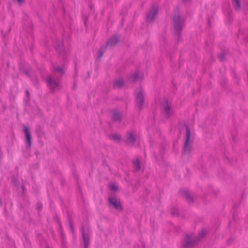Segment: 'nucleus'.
<instances>
[{
    "instance_id": "393cba45",
    "label": "nucleus",
    "mask_w": 248,
    "mask_h": 248,
    "mask_svg": "<svg viewBox=\"0 0 248 248\" xmlns=\"http://www.w3.org/2000/svg\"><path fill=\"white\" fill-rule=\"evenodd\" d=\"M171 213L173 215L176 216L179 214V210L177 208H174L172 209Z\"/></svg>"
},
{
    "instance_id": "c85d7f7f",
    "label": "nucleus",
    "mask_w": 248,
    "mask_h": 248,
    "mask_svg": "<svg viewBox=\"0 0 248 248\" xmlns=\"http://www.w3.org/2000/svg\"><path fill=\"white\" fill-rule=\"evenodd\" d=\"M21 188H22V190L23 193L25 194L26 189H25V187L24 185H22Z\"/></svg>"
},
{
    "instance_id": "7c9ffc66",
    "label": "nucleus",
    "mask_w": 248,
    "mask_h": 248,
    "mask_svg": "<svg viewBox=\"0 0 248 248\" xmlns=\"http://www.w3.org/2000/svg\"><path fill=\"white\" fill-rule=\"evenodd\" d=\"M17 1H18V2L20 4L25 2V0H17Z\"/></svg>"
},
{
    "instance_id": "72a5a7b5",
    "label": "nucleus",
    "mask_w": 248,
    "mask_h": 248,
    "mask_svg": "<svg viewBox=\"0 0 248 248\" xmlns=\"http://www.w3.org/2000/svg\"><path fill=\"white\" fill-rule=\"evenodd\" d=\"M60 228L62 229V225L59 223Z\"/></svg>"
},
{
    "instance_id": "9d476101",
    "label": "nucleus",
    "mask_w": 248,
    "mask_h": 248,
    "mask_svg": "<svg viewBox=\"0 0 248 248\" xmlns=\"http://www.w3.org/2000/svg\"><path fill=\"white\" fill-rule=\"evenodd\" d=\"M24 132L26 137V143L27 147L30 148L32 144V138L28 127H24Z\"/></svg>"
},
{
    "instance_id": "ddd939ff",
    "label": "nucleus",
    "mask_w": 248,
    "mask_h": 248,
    "mask_svg": "<svg viewBox=\"0 0 248 248\" xmlns=\"http://www.w3.org/2000/svg\"><path fill=\"white\" fill-rule=\"evenodd\" d=\"M181 195L186 198V200L189 201H193L192 197L190 194L189 191L186 189H182L180 190Z\"/></svg>"
},
{
    "instance_id": "1a4fd4ad",
    "label": "nucleus",
    "mask_w": 248,
    "mask_h": 248,
    "mask_svg": "<svg viewBox=\"0 0 248 248\" xmlns=\"http://www.w3.org/2000/svg\"><path fill=\"white\" fill-rule=\"evenodd\" d=\"M137 136L134 131H129L127 132V140L126 142L127 144H130L134 145L136 140Z\"/></svg>"
},
{
    "instance_id": "423d86ee",
    "label": "nucleus",
    "mask_w": 248,
    "mask_h": 248,
    "mask_svg": "<svg viewBox=\"0 0 248 248\" xmlns=\"http://www.w3.org/2000/svg\"><path fill=\"white\" fill-rule=\"evenodd\" d=\"M163 110L165 116L169 118L172 115L173 109L171 103L168 100H165L162 103Z\"/></svg>"
},
{
    "instance_id": "6e6552de",
    "label": "nucleus",
    "mask_w": 248,
    "mask_h": 248,
    "mask_svg": "<svg viewBox=\"0 0 248 248\" xmlns=\"http://www.w3.org/2000/svg\"><path fill=\"white\" fill-rule=\"evenodd\" d=\"M158 14V8L154 7L147 15L146 21L148 23L153 22Z\"/></svg>"
},
{
    "instance_id": "b1692460",
    "label": "nucleus",
    "mask_w": 248,
    "mask_h": 248,
    "mask_svg": "<svg viewBox=\"0 0 248 248\" xmlns=\"http://www.w3.org/2000/svg\"><path fill=\"white\" fill-rule=\"evenodd\" d=\"M12 181H13V184L15 185V186H18L17 177H16V176L13 177Z\"/></svg>"
},
{
    "instance_id": "9b49d317",
    "label": "nucleus",
    "mask_w": 248,
    "mask_h": 248,
    "mask_svg": "<svg viewBox=\"0 0 248 248\" xmlns=\"http://www.w3.org/2000/svg\"><path fill=\"white\" fill-rule=\"evenodd\" d=\"M119 42V37L117 35H114L110 38L105 46V47H111L116 45Z\"/></svg>"
},
{
    "instance_id": "dca6fc26",
    "label": "nucleus",
    "mask_w": 248,
    "mask_h": 248,
    "mask_svg": "<svg viewBox=\"0 0 248 248\" xmlns=\"http://www.w3.org/2000/svg\"><path fill=\"white\" fill-rule=\"evenodd\" d=\"M124 82L123 79H118L115 80L113 86L114 87L121 88L124 86Z\"/></svg>"
},
{
    "instance_id": "2eb2a0df",
    "label": "nucleus",
    "mask_w": 248,
    "mask_h": 248,
    "mask_svg": "<svg viewBox=\"0 0 248 248\" xmlns=\"http://www.w3.org/2000/svg\"><path fill=\"white\" fill-rule=\"evenodd\" d=\"M122 114L120 112L117 111H114L112 114V119L114 121L120 122L122 120Z\"/></svg>"
},
{
    "instance_id": "f8f14e48",
    "label": "nucleus",
    "mask_w": 248,
    "mask_h": 248,
    "mask_svg": "<svg viewBox=\"0 0 248 248\" xmlns=\"http://www.w3.org/2000/svg\"><path fill=\"white\" fill-rule=\"evenodd\" d=\"M143 78V75L142 73H139L138 72L135 73L131 75L129 78V80L132 81V82H136L139 80H141Z\"/></svg>"
},
{
    "instance_id": "f03ea898",
    "label": "nucleus",
    "mask_w": 248,
    "mask_h": 248,
    "mask_svg": "<svg viewBox=\"0 0 248 248\" xmlns=\"http://www.w3.org/2000/svg\"><path fill=\"white\" fill-rule=\"evenodd\" d=\"M46 81L47 86L52 92L59 90L62 87L60 79L53 75L47 76L46 78Z\"/></svg>"
},
{
    "instance_id": "412c9836",
    "label": "nucleus",
    "mask_w": 248,
    "mask_h": 248,
    "mask_svg": "<svg viewBox=\"0 0 248 248\" xmlns=\"http://www.w3.org/2000/svg\"><path fill=\"white\" fill-rule=\"evenodd\" d=\"M232 3L236 10H239L241 8V3L240 0H232Z\"/></svg>"
},
{
    "instance_id": "6ab92c4d",
    "label": "nucleus",
    "mask_w": 248,
    "mask_h": 248,
    "mask_svg": "<svg viewBox=\"0 0 248 248\" xmlns=\"http://www.w3.org/2000/svg\"><path fill=\"white\" fill-rule=\"evenodd\" d=\"M133 165L134 168L135 170H140L141 168V165H140V160L137 158L134 161H133Z\"/></svg>"
},
{
    "instance_id": "39448f33",
    "label": "nucleus",
    "mask_w": 248,
    "mask_h": 248,
    "mask_svg": "<svg viewBox=\"0 0 248 248\" xmlns=\"http://www.w3.org/2000/svg\"><path fill=\"white\" fill-rule=\"evenodd\" d=\"M198 243L196 236L191 235H186L182 242V246L184 248H191Z\"/></svg>"
},
{
    "instance_id": "c756f323",
    "label": "nucleus",
    "mask_w": 248,
    "mask_h": 248,
    "mask_svg": "<svg viewBox=\"0 0 248 248\" xmlns=\"http://www.w3.org/2000/svg\"><path fill=\"white\" fill-rule=\"evenodd\" d=\"M108 202H117L116 200H114L113 198H110L108 199Z\"/></svg>"
},
{
    "instance_id": "bb28decb",
    "label": "nucleus",
    "mask_w": 248,
    "mask_h": 248,
    "mask_svg": "<svg viewBox=\"0 0 248 248\" xmlns=\"http://www.w3.org/2000/svg\"><path fill=\"white\" fill-rule=\"evenodd\" d=\"M69 227L70 228L71 232H74V226H73V223L71 220H69Z\"/></svg>"
},
{
    "instance_id": "2f4dec72",
    "label": "nucleus",
    "mask_w": 248,
    "mask_h": 248,
    "mask_svg": "<svg viewBox=\"0 0 248 248\" xmlns=\"http://www.w3.org/2000/svg\"><path fill=\"white\" fill-rule=\"evenodd\" d=\"M26 95H27V96H28L29 95V92L28 91V90H27L26 91Z\"/></svg>"
},
{
    "instance_id": "5701e85b",
    "label": "nucleus",
    "mask_w": 248,
    "mask_h": 248,
    "mask_svg": "<svg viewBox=\"0 0 248 248\" xmlns=\"http://www.w3.org/2000/svg\"><path fill=\"white\" fill-rule=\"evenodd\" d=\"M106 47H105V46H103V47H101V48H100V50L99 51V56H98V57L99 58H100L102 57L103 55V53L104 52L106 51Z\"/></svg>"
},
{
    "instance_id": "473e14b6",
    "label": "nucleus",
    "mask_w": 248,
    "mask_h": 248,
    "mask_svg": "<svg viewBox=\"0 0 248 248\" xmlns=\"http://www.w3.org/2000/svg\"><path fill=\"white\" fill-rule=\"evenodd\" d=\"M191 0H182L183 2L184 3L187 2L188 1H190Z\"/></svg>"
},
{
    "instance_id": "a878e982",
    "label": "nucleus",
    "mask_w": 248,
    "mask_h": 248,
    "mask_svg": "<svg viewBox=\"0 0 248 248\" xmlns=\"http://www.w3.org/2000/svg\"><path fill=\"white\" fill-rule=\"evenodd\" d=\"M110 189L113 191H115L117 189V187L115 184H113L110 186Z\"/></svg>"
},
{
    "instance_id": "f257e3e1",
    "label": "nucleus",
    "mask_w": 248,
    "mask_h": 248,
    "mask_svg": "<svg viewBox=\"0 0 248 248\" xmlns=\"http://www.w3.org/2000/svg\"><path fill=\"white\" fill-rule=\"evenodd\" d=\"M174 33L178 41L182 38V30L184 26V20L181 19L180 14L178 12L173 17Z\"/></svg>"
},
{
    "instance_id": "20e7f679",
    "label": "nucleus",
    "mask_w": 248,
    "mask_h": 248,
    "mask_svg": "<svg viewBox=\"0 0 248 248\" xmlns=\"http://www.w3.org/2000/svg\"><path fill=\"white\" fill-rule=\"evenodd\" d=\"M135 103L139 110L141 111L145 104V94L142 89L136 94Z\"/></svg>"
},
{
    "instance_id": "0eeeda50",
    "label": "nucleus",
    "mask_w": 248,
    "mask_h": 248,
    "mask_svg": "<svg viewBox=\"0 0 248 248\" xmlns=\"http://www.w3.org/2000/svg\"><path fill=\"white\" fill-rule=\"evenodd\" d=\"M90 230L88 227H82V236L84 241V248H88L90 243Z\"/></svg>"
},
{
    "instance_id": "4be33fe9",
    "label": "nucleus",
    "mask_w": 248,
    "mask_h": 248,
    "mask_svg": "<svg viewBox=\"0 0 248 248\" xmlns=\"http://www.w3.org/2000/svg\"><path fill=\"white\" fill-rule=\"evenodd\" d=\"M111 137L114 141L120 142L121 140V136L119 134H113L111 136Z\"/></svg>"
},
{
    "instance_id": "a211bd4d",
    "label": "nucleus",
    "mask_w": 248,
    "mask_h": 248,
    "mask_svg": "<svg viewBox=\"0 0 248 248\" xmlns=\"http://www.w3.org/2000/svg\"><path fill=\"white\" fill-rule=\"evenodd\" d=\"M56 51L61 53L63 47V43L62 42H59L57 43L55 46Z\"/></svg>"
},
{
    "instance_id": "aec40b11",
    "label": "nucleus",
    "mask_w": 248,
    "mask_h": 248,
    "mask_svg": "<svg viewBox=\"0 0 248 248\" xmlns=\"http://www.w3.org/2000/svg\"><path fill=\"white\" fill-rule=\"evenodd\" d=\"M53 67L56 72H58L62 75L64 73V71L62 67L58 65L56 66L55 65H53Z\"/></svg>"
},
{
    "instance_id": "7ed1b4c3",
    "label": "nucleus",
    "mask_w": 248,
    "mask_h": 248,
    "mask_svg": "<svg viewBox=\"0 0 248 248\" xmlns=\"http://www.w3.org/2000/svg\"><path fill=\"white\" fill-rule=\"evenodd\" d=\"M193 138L191 137V132L188 126L186 128V140L183 146V151L185 153L189 154L192 149Z\"/></svg>"
},
{
    "instance_id": "cd10ccee",
    "label": "nucleus",
    "mask_w": 248,
    "mask_h": 248,
    "mask_svg": "<svg viewBox=\"0 0 248 248\" xmlns=\"http://www.w3.org/2000/svg\"><path fill=\"white\" fill-rule=\"evenodd\" d=\"M225 58V54L224 53H222L219 56V59L220 61H223Z\"/></svg>"
},
{
    "instance_id": "f3484780",
    "label": "nucleus",
    "mask_w": 248,
    "mask_h": 248,
    "mask_svg": "<svg viewBox=\"0 0 248 248\" xmlns=\"http://www.w3.org/2000/svg\"><path fill=\"white\" fill-rule=\"evenodd\" d=\"M207 233V232L206 230H202L201 232H200L198 234V236L197 238L196 237V238L197 240L198 241V243L202 238H203L206 235Z\"/></svg>"
},
{
    "instance_id": "4468645a",
    "label": "nucleus",
    "mask_w": 248,
    "mask_h": 248,
    "mask_svg": "<svg viewBox=\"0 0 248 248\" xmlns=\"http://www.w3.org/2000/svg\"><path fill=\"white\" fill-rule=\"evenodd\" d=\"M109 206L118 211H121L123 210L121 202H109Z\"/></svg>"
}]
</instances>
